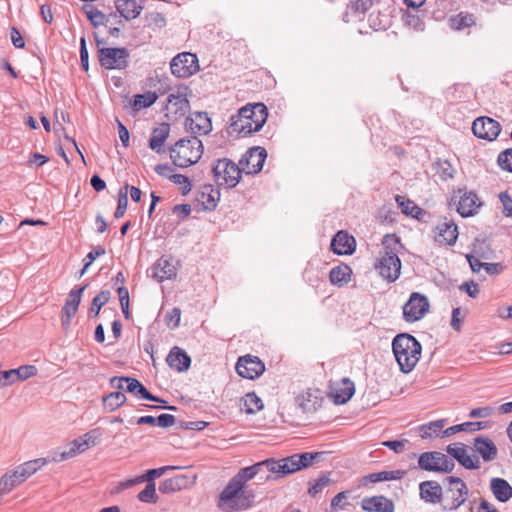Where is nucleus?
<instances>
[{"label": "nucleus", "mask_w": 512, "mask_h": 512, "mask_svg": "<svg viewBox=\"0 0 512 512\" xmlns=\"http://www.w3.org/2000/svg\"><path fill=\"white\" fill-rule=\"evenodd\" d=\"M355 393L354 383L349 378H343L335 387L333 392L334 402L336 404H345Z\"/></svg>", "instance_id": "33"}, {"label": "nucleus", "mask_w": 512, "mask_h": 512, "mask_svg": "<svg viewBox=\"0 0 512 512\" xmlns=\"http://www.w3.org/2000/svg\"><path fill=\"white\" fill-rule=\"evenodd\" d=\"M243 405L247 414H254L263 408L262 400L253 392L245 395Z\"/></svg>", "instance_id": "43"}, {"label": "nucleus", "mask_w": 512, "mask_h": 512, "mask_svg": "<svg viewBox=\"0 0 512 512\" xmlns=\"http://www.w3.org/2000/svg\"><path fill=\"white\" fill-rule=\"evenodd\" d=\"M158 98V95L155 92H146L144 94H137L134 96L133 100V108L135 110H139L142 108H147L152 106Z\"/></svg>", "instance_id": "42"}, {"label": "nucleus", "mask_w": 512, "mask_h": 512, "mask_svg": "<svg viewBox=\"0 0 512 512\" xmlns=\"http://www.w3.org/2000/svg\"><path fill=\"white\" fill-rule=\"evenodd\" d=\"M356 241L346 231H339L331 240V249L337 255H351L355 251Z\"/></svg>", "instance_id": "24"}, {"label": "nucleus", "mask_w": 512, "mask_h": 512, "mask_svg": "<svg viewBox=\"0 0 512 512\" xmlns=\"http://www.w3.org/2000/svg\"><path fill=\"white\" fill-rule=\"evenodd\" d=\"M499 200L503 205V214L506 217L512 216V196L507 192H501L499 194Z\"/></svg>", "instance_id": "59"}, {"label": "nucleus", "mask_w": 512, "mask_h": 512, "mask_svg": "<svg viewBox=\"0 0 512 512\" xmlns=\"http://www.w3.org/2000/svg\"><path fill=\"white\" fill-rule=\"evenodd\" d=\"M185 128L193 136L206 135L212 130V122L206 112H194L186 118Z\"/></svg>", "instance_id": "19"}, {"label": "nucleus", "mask_w": 512, "mask_h": 512, "mask_svg": "<svg viewBox=\"0 0 512 512\" xmlns=\"http://www.w3.org/2000/svg\"><path fill=\"white\" fill-rule=\"evenodd\" d=\"M179 469L177 466H164L156 469H149L147 472L139 476L140 481L154 482V478L161 477L167 470Z\"/></svg>", "instance_id": "51"}, {"label": "nucleus", "mask_w": 512, "mask_h": 512, "mask_svg": "<svg viewBox=\"0 0 512 512\" xmlns=\"http://www.w3.org/2000/svg\"><path fill=\"white\" fill-rule=\"evenodd\" d=\"M446 451L466 469L475 470L480 468L479 460L473 459L467 454L464 444H450L447 446Z\"/></svg>", "instance_id": "25"}, {"label": "nucleus", "mask_w": 512, "mask_h": 512, "mask_svg": "<svg viewBox=\"0 0 512 512\" xmlns=\"http://www.w3.org/2000/svg\"><path fill=\"white\" fill-rule=\"evenodd\" d=\"M392 350L400 371L407 374L411 372L418 363L422 346L414 336L402 333L398 334L393 339Z\"/></svg>", "instance_id": "4"}, {"label": "nucleus", "mask_w": 512, "mask_h": 512, "mask_svg": "<svg viewBox=\"0 0 512 512\" xmlns=\"http://www.w3.org/2000/svg\"><path fill=\"white\" fill-rule=\"evenodd\" d=\"M490 490L499 502L505 503L512 498V486L503 478H492Z\"/></svg>", "instance_id": "31"}, {"label": "nucleus", "mask_w": 512, "mask_h": 512, "mask_svg": "<svg viewBox=\"0 0 512 512\" xmlns=\"http://www.w3.org/2000/svg\"><path fill=\"white\" fill-rule=\"evenodd\" d=\"M106 253V250L103 246H97L93 250H91L86 257L84 258V266L82 270L80 271L79 277H82L87 269L91 266V264L94 262V260Z\"/></svg>", "instance_id": "49"}, {"label": "nucleus", "mask_w": 512, "mask_h": 512, "mask_svg": "<svg viewBox=\"0 0 512 512\" xmlns=\"http://www.w3.org/2000/svg\"><path fill=\"white\" fill-rule=\"evenodd\" d=\"M86 287L87 285H84L81 287H76L70 291L62 308V314H65L68 317H74L76 315L81 302L82 294Z\"/></svg>", "instance_id": "32"}, {"label": "nucleus", "mask_w": 512, "mask_h": 512, "mask_svg": "<svg viewBox=\"0 0 512 512\" xmlns=\"http://www.w3.org/2000/svg\"><path fill=\"white\" fill-rule=\"evenodd\" d=\"M395 200L399 207L401 208L403 214L407 216H410V214H412L411 206L414 205V202L412 200L400 195H396Z\"/></svg>", "instance_id": "63"}, {"label": "nucleus", "mask_w": 512, "mask_h": 512, "mask_svg": "<svg viewBox=\"0 0 512 512\" xmlns=\"http://www.w3.org/2000/svg\"><path fill=\"white\" fill-rule=\"evenodd\" d=\"M80 62L83 70L88 71L89 68V53L86 45L85 36L80 38Z\"/></svg>", "instance_id": "60"}, {"label": "nucleus", "mask_w": 512, "mask_h": 512, "mask_svg": "<svg viewBox=\"0 0 512 512\" xmlns=\"http://www.w3.org/2000/svg\"><path fill=\"white\" fill-rule=\"evenodd\" d=\"M266 158L267 152L263 147H251L240 159V169L246 174H257L262 170Z\"/></svg>", "instance_id": "15"}, {"label": "nucleus", "mask_w": 512, "mask_h": 512, "mask_svg": "<svg viewBox=\"0 0 512 512\" xmlns=\"http://www.w3.org/2000/svg\"><path fill=\"white\" fill-rule=\"evenodd\" d=\"M497 163L501 169L512 172V148H508L499 153Z\"/></svg>", "instance_id": "58"}, {"label": "nucleus", "mask_w": 512, "mask_h": 512, "mask_svg": "<svg viewBox=\"0 0 512 512\" xmlns=\"http://www.w3.org/2000/svg\"><path fill=\"white\" fill-rule=\"evenodd\" d=\"M472 131L477 138L492 141L500 134L501 125L490 117L482 116L474 120Z\"/></svg>", "instance_id": "17"}, {"label": "nucleus", "mask_w": 512, "mask_h": 512, "mask_svg": "<svg viewBox=\"0 0 512 512\" xmlns=\"http://www.w3.org/2000/svg\"><path fill=\"white\" fill-rule=\"evenodd\" d=\"M148 274L157 282H163L176 276V268L168 258L161 257L148 270Z\"/></svg>", "instance_id": "23"}, {"label": "nucleus", "mask_w": 512, "mask_h": 512, "mask_svg": "<svg viewBox=\"0 0 512 512\" xmlns=\"http://www.w3.org/2000/svg\"><path fill=\"white\" fill-rule=\"evenodd\" d=\"M429 310V302L426 296L413 292L403 306V317L413 323L422 319Z\"/></svg>", "instance_id": "14"}, {"label": "nucleus", "mask_w": 512, "mask_h": 512, "mask_svg": "<svg viewBox=\"0 0 512 512\" xmlns=\"http://www.w3.org/2000/svg\"><path fill=\"white\" fill-rule=\"evenodd\" d=\"M127 401L126 395L121 391L111 392L102 398L103 407L107 412H113Z\"/></svg>", "instance_id": "38"}, {"label": "nucleus", "mask_w": 512, "mask_h": 512, "mask_svg": "<svg viewBox=\"0 0 512 512\" xmlns=\"http://www.w3.org/2000/svg\"><path fill=\"white\" fill-rule=\"evenodd\" d=\"M170 133V125L168 123H161L158 127L152 130L151 137L149 139V148L156 153H163V145Z\"/></svg>", "instance_id": "28"}, {"label": "nucleus", "mask_w": 512, "mask_h": 512, "mask_svg": "<svg viewBox=\"0 0 512 512\" xmlns=\"http://www.w3.org/2000/svg\"><path fill=\"white\" fill-rule=\"evenodd\" d=\"M142 2L143 0H117L116 9L126 20H133L140 15L143 9Z\"/></svg>", "instance_id": "29"}, {"label": "nucleus", "mask_w": 512, "mask_h": 512, "mask_svg": "<svg viewBox=\"0 0 512 512\" xmlns=\"http://www.w3.org/2000/svg\"><path fill=\"white\" fill-rule=\"evenodd\" d=\"M110 299V291L102 290L98 295H96L91 302V307L89 309V316H98L102 306H104Z\"/></svg>", "instance_id": "44"}, {"label": "nucleus", "mask_w": 512, "mask_h": 512, "mask_svg": "<svg viewBox=\"0 0 512 512\" xmlns=\"http://www.w3.org/2000/svg\"><path fill=\"white\" fill-rule=\"evenodd\" d=\"M331 480L326 475H321L315 482L309 487L308 493L311 497H315L321 493L323 489L330 484Z\"/></svg>", "instance_id": "56"}, {"label": "nucleus", "mask_w": 512, "mask_h": 512, "mask_svg": "<svg viewBox=\"0 0 512 512\" xmlns=\"http://www.w3.org/2000/svg\"><path fill=\"white\" fill-rule=\"evenodd\" d=\"M373 5V0H349L348 8L355 14H365Z\"/></svg>", "instance_id": "52"}, {"label": "nucleus", "mask_w": 512, "mask_h": 512, "mask_svg": "<svg viewBox=\"0 0 512 512\" xmlns=\"http://www.w3.org/2000/svg\"><path fill=\"white\" fill-rule=\"evenodd\" d=\"M449 23L452 29L459 31L473 26L475 24V19L472 14L461 12L451 17Z\"/></svg>", "instance_id": "40"}, {"label": "nucleus", "mask_w": 512, "mask_h": 512, "mask_svg": "<svg viewBox=\"0 0 512 512\" xmlns=\"http://www.w3.org/2000/svg\"><path fill=\"white\" fill-rule=\"evenodd\" d=\"M264 470L267 471V459L255 463L254 465L241 468L233 477L245 487L248 481Z\"/></svg>", "instance_id": "36"}, {"label": "nucleus", "mask_w": 512, "mask_h": 512, "mask_svg": "<svg viewBox=\"0 0 512 512\" xmlns=\"http://www.w3.org/2000/svg\"><path fill=\"white\" fill-rule=\"evenodd\" d=\"M190 96H192L191 89L186 85H179L176 91L168 96L166 116L172 115L174 119L183 117L190 110Z\"/></svg>", "instance_id": "10"}, {"label": "nucleus", "mask_w": 512, "mask_h": 512, "mask_svg": "<svg viewBox=\"0 0 512 512\" xmlns=\"http://www.w3.org/2000/svg\"><path fill=\"white\" fill-rule=\"evenodd\" d=\"M22 482L23 480L17 477L16 470L12 473H6L0 478V492L8 493Z\"/></svg>", "instance_id": "45"}, {"label": "nucleus", "mask_w": 512, "mask_h": 512, "mask_svg": "<svg viewBox=\"0 0 512 512\" xmlns=\"http://www.w3.org/2000/svg\"><path fill=\"white\" fill-rule=\"evenodd\" d=\"M450 203L456 207V211L462 217L475 215L482 206L478 195L473 191H468L466 188L454 191Z\"/></svg>", "instance_id": "9"}, {"label": "nucleus", "mask_w": 512, "mask_h": 512, "mask_svg": "<svg viewBox=\"0 0 512 512\" xmlns=\"http://www.w3.org/2000/svg\"><path fill=\"white\" fill-rule=\"evenodd\" d=\"M419 495L421 500L429 504H441L443 489L442 486L434 480L423 481L419 484Z\"/></svg>", "instance_id": "21"}, {"label": "nucleus", "mask_w": 512, "mask_h": 512, "mask_svg": "<svg viewBox=\"0 0 512 512\" xmlns=\"http://www.w3.org/2000/svg\"><path fill=\"white\" fill-rule=\"evenodd\" d=\"M418 465L422 470L442 473H449L455 467L452 459L437 451L422 453L418 458Z\"/></svg>", "instance_id": "12"}, {"label": "nucleus", "mask_w": 512, "mask_h": 512, "mask_svg": "<svg viewBox=\"0 0 512 512\" xmlns=\"http://www.w3.org/2000/svg\"><path fill=\"white\" fill-rule=\"evenodd\" d=\"M268 109L263 103L247 104L232 115L228 127L231 136H248L258 132L266 123Z\"/></svg>", "instance_id": "1"}, {"label": "nucleus", "mask_w": 512, "mask_h": 512, "mask_svg": "<svg viewBox=\"0 0 512 512\" xmlns=\"http://www.w3.org/2000/svg\"><path fill=\"white\" fill-rule=\"evenodd\" d=\"M323 455V452H305L297 454V461L301 465V469L307 468L313 464V462L319 459Z\"/></svg>", "instance_id": "55"}, {"label": "nucleus", "mask_w": 512, "mask_h": 512, "mask_svg": "<svg viewBox=\"0 0 512 512\" xmlns=\"http://www.w3.org/2000/svg\"><path fill=\"white\" fill-rule=\"evenodd\" d=\"M16 381H24L37 374V368L34 365H23L17 369H13Z\"/></svg>", "instance_id": "54"}, {"label": "nucleus", "mask_w": 512, "mask_h": 512, "mask_svg": "<svg viewBox=\"0 0 512 512\" xmlns=\"http://www.w3.org/2000/svg\"><path fill=\"white\" fill-rule=\"evenodd\" d=\"M350 496V491H342L336 494L331 500V508L333 510H344L349 503L346 500Z\"/></svg>", "instance_id": "57"}, {"label": "nucleus", "mask_w": 512, "mask_h": 512, "mask_svg": "<svg viewBox=\"0 0 512 512\" xmlns=\"http://www.w3.org/2000/svg\"><path fill=\"white\" fill-rule=\"evenodd\" d=\"M236 372L246 379H255L265 371L264 363L257 357L250 354L241 356L236 363Z\"/></svg>", "instance_id": "16"}, {"label": "nucleus", "mask_w": 512, "mask_h": 512, "mask_svg": "<svg viewBox=\"0 0 512 512\" xmlns=\"http://www.w3.org/2000/svg\"><path fill=\"white\" fill-rule=\"evenodd\" d=\"M16 382L13 369L0 372V387H6Z\"/></svg>", "instance_id": "64"}, {"label": "nucleus", "mask_w": 512, "mask_h": 512, "mask_svg": "<svg viewBox=\"0 0 512 512\" xmlns=\"http://www.w3.org/2000/svg\"><path fill=\"white\" fill-rule=\"evenodd\" d=\"M49 463L47 458H37L19 465L15 470L20 480H27L30 476Z\"/></svg>", "instance_id": "34"}, {"label": "nucleus", "mask_w": 512, "mask_h": 512, "mask_svg": "<svg viewBox=\"0 0 512 512\" xmlns=\"http://www.w3.org/2000/svg\"><path fill=\"white\" fill-rule=\"evenodd\" d=\"M214 181L218 186L234 188L241 179L240 165L228 158L218 159L212 167Z\"/></svg>", "instance_id": "7"}, {"label": "nucleus", "mask_w": 512, "mask_h": 512, "mask_svg": "<svg viewBox=\"0 0 512 512\" xmlns=\"http://www.w3.org/2000/svg\"><path fill=\"white\" fill-rule=\"evenodd\" d=\"M474 448L480 454L485 462L493 461L497 457V447L494 442L483 436H478L474 439Z\"/></svg>", "instance_id": "27"}, {"label": "nucleus", "mask_w": 512, "mask_h": 512, "mask_svg": "<svg viewBox=\"0 0 512 512\" xmlns=\"http://www.w3.org/2000/svg\"><path fill=\"white\" fill-rule=\"evenodd\" d=\"M166 362L170 368L178 372H184L189 369L191 358L183 349L175 346L170 350Z\"/></svg>", "instance_id": "26"}, {"label": "nucleus", "mask_w": 512, "mask_h": 512, "mask_svg": "<svg viewBox=\"0 0 512 512\" xmlns=\"http://www.w3.org/2000/svg\"><path fill=\"white\" fill-rule=\"evenodd\" d=\"M97 58L100 65L107 70H123L129 65L130 52L125 47L99 48Z\"/></svg>", "instance_id": "8"}, {"label": "nucleus", "mask_w": 512, "mask_h": 512, "mask_svg": "<svg viewBox=\"0 0 512 512\" xmlns=\"http://www.w3.org/2000/svg\"><path fill=\"white\" fill-rule=\"evenodd\" d=\"M169 151L173 164L186 168L195 164L201 158L203 144L197 136H191L178 140Z\"/></svg>", "instance_id": "5"}, {"label": "nucleus", "mask_w": 512, "mask_h": 512, "mask_svg": "<svg viewBox=\"0 0 512 512\" xmlns=\"http://www.w3.org/2000/svg\"><path fill=\"white\" fill-rule=\"evenodd\" d=\"M301 470V465L297 461V454L275 460L273 458L267 459V471L275 474V476L267 475L266 481L276 480L280 477L292 474Z\"/></svg>", "instance_id": "13"}, {"label": "nucleus", "mask_w": 512, "mask_h": 512, "mask_svg": "<svg viewBox=\"0 0 512 512\" xmlns=\"http://www.w3.org/2000/svg\"><path fill=\"white\" fill-rule=\"evenodd\" d=\"M255 497L253 489L245 488L232 477L219 495L218 507L226 512L247 510L253 506Z\"/></svg>", "instance_id": "2"}, {"label": "nucleus", "mask_w": 512, "mask_h": 512, "mask_svg": "<svg viewBox=\"0 0 512 512\" xmlns=\"http://www.w3.org/2000/svg\"><path fill=\"white\" fill-rule=\"evenodd\" d=\"M361 508L366 512H394L395 504L391 499L377 495L363 498Z\"/></svg>", "instance_id": "22"}, {"label": "nucleus", "mask_w": 512, "mask_h": 512, "mask_svg": "<svg viewBox=\"0 0 512 512\" xmlns=\"http://www.w3.org/2000/svg\"><path fill=\"white\" fill-rule=\"evenodd\" d=\"M128 189L129 185L125 184L118 192V204L114 212V217L117 219L122 218L126 212L128 206Z\"/></svg>", "instance_id": "46"}, {"label": "nucleus", "mask_w": 512, "mask_h": 512, "mask_svg": "<svg viewBox=\"0 0 512 512\" xmlns=\"http://www.w3.org/2000/svg\"><path fill=\"white\" fill-rule=\"evenodd\" d=\"M137 498L143 503H156L158 501V495L156 493L155 483H147L146 487L138 494Z\"/></svg>", "instance_id": "48"}, {"label": "nucleus", "mask_w": 512, "mask_h": 512, "mask_svg": "<svg viewBox=\"0 0 512 512\" xmlns=\"http://www.w3.org/2000/svg\"><path fill=\"white\" fill-rule=\"evenodd\" d=\"M445 481L448 482L449 486L443 492L441 507L445 512L454 511L466 501L468 487L461 478L456 476H448Z\"/></svg>", "instance_id": "6"}, {"label": "nucleus", "mask_w": 512, "mask_h": 512, "mask_svg": "<svg viewBox=\"0 0 512 512\" xmlns=\"http://www.w3.org/2000/svg\"><path fill=\"white\" fill-rule=\"evenodd\" d=\"M195 480L196 476L193 474L176 475L162 481L159 485V491L163 494H171L192 486L195 483Z\"/></svg>", "instance_id": "20"}, {"label": "nucleus", "mask_w": 512, "mask_h": 512, "mask_svg": "<svg viewBox=\"0 0 512 512\" xmlns=\"http://www.w3.org/2000/svg\"><path fill=\"white\" fill-rule=\"evenodd\" d=\"M445 425V420H437L420 426V436L423 439L431 438L434 434L439 435L440 431Z\"/></svg>", "instance_id": "47"}, {"label": "nucleus", "mask_w": 512, "mask_h": 512, "mask_svg": "<svg viewBox=\"0 0 512 512\" xmlns=\"http://www.w3.org/2000/svg\"><path fill=\"white\" fill-rule=\"evenodd\" d=\"M125 391L131 393L136 398H142L153 402L165 403L163 399L150 393L138 379L133 377H129V379L127 380Z\"/></svg>", "instance_id": "30"}, {"label": "nucleus", "mask_w": 512, "mask_h": 512, "mask_svg": "<svg viewBox=\"0 0 512 512\" xmlns=\"http://www.w3.org/2000/svg\"><path fill=\"white\" fill-rule=\"evenodd\" d=\"M408 443L407 439L404 440H387L382 442V445L394 451L397 454H400L404 451L405 444Z\"/></svg>", "instance_id": "62"}, {"label": "nucleus", "mask_w": 512, "mask_h": 512, "mask_svg": "<svg viewBox=\"0 0 512 512\" xmlns=\"http://www.w3.org/2000/svg\"><path fill=\"white\" fill-rule=\"evenodd\" d=\"M295 402L303 412H311L316 409L317 397L312 391L308 390L298 395L295 398Z\"/></svg>", "instance_id": "39"}, {"label": "nucleus", "mask_w": 512, "mask_h": 512, "mask_svg": "<svg viewBox=\"0 0 512 512\" xmlns=\"http://www.w3.org/2000/svg\"><path fill=\"white\" fill-rule=\"evenodd\" d=\"M171 180L178 185H182V194H187L191 190V184L189 178L182 174H174L171 176Z\"/></svg>", "instance_id": "61"}, {"label": "nucleus", "mask_w": 512, "mask_h": 512, "mask_svg": "<svg viewBox=\"0 0 512 512\" xmlns=\"http://www.w3.org/2000/svg\"><path fill=\"white\" fill-rule=\"evenodd\" d=\"M399 240L392 235H385L382 241L383 251L379 252L374 268L389 283L395 282L401 274V260L397 255L396 246Z\"/></svg>", "instance_id": "3"}, {"label": "nucleus", "mask_w": 512, "mask_h": 512, "mask_svg": "<svg viewBox=\"0 0 512 512\" xmlns=\"http://www.w3.org/2000/svg\"><path fill=\"white\" fill-rule=\"evenodd\" d=\"M351 275L352 269L346 264H340L331 269L329 279L333 285L342 287L351 280Z\"/></svg>", "instance_id": "37"}, {"label": "nucleus", "mask_w": 512, "mask_h": 512, "mask_svg": "<svg viewBox=\"0 0 512 512\" xmlns=\"http://www.w3.org/2000/svg\"><path fill=\"white\" fill-rule=\"evenodd\" d=\"M90 446L89 442H80V440L75 439L71 444L68 450H65L60 453L59 458H54V461L59 462L69 458L75 457L78 453L84 452Z\"/></svg>", "instance_id": "41"}, {"label": "nucleus", "mask_w": 512, "mask_h": 512, "mask_svg": "<svg viewBox=\"0 0 512 512\" xmlns=\"http://www.w3.org/2000/svg\"><path fill=\"white\" fill-rule=\"evenodd\" d=\"M220 200V191L215 189L213 185L207 184L202 187V190L198 196L200 201L206 210H214Z\"/></svg>", "instance_id": "35"}, {"label": "nucleus", "mask_w": 512, "mask_h": 512, "mask_svg": "<svg viewBox=\"0 0 512 512\" xmlns=\"http://www.w3.org/2000/svg\"><path fill=\"white\" fill-rule=\"evenodd\" d=\"M303 278L309 285L317 286L321 280L320 271L309 263L303 272Z\"/></svg>", "instance_id": "50"}, {"label": "nucleus", "mask_w": 512, "mask_h": 512, "mask_svg": "<svg viewBox=\"0 0 512 512\" xmlns=\"http://www.w3.org/2000/svg\"><path fill=\"white\" fill-rule=\"evenodd\" d=\"M436 173L442 180H448V179L453 178L455 169L447 160L438 161Z\"/></svg>", "instance_id": "53"}, {"label": "nucleus", "mask_w": 512, "mask_h": 512, "mask_svg": "<svg viewBox=\"0 0 512 512\" xmlns=\"http://www.w3.org/2000/svg\"><path fill=\"white\" fill-rule=\"evenodd\" d=\"M458 227L452 219L444 218L435 228L434 240L436 243L452 246L458 238Z\"/></svg>", "instance_id": "18"}, {"label": "nucleus", "mask_w": 512, "mask_h": 512, "mask_svg": "<svg viewBox=\"0 0 512 512\" xmlns=\"http://www.w3.org/2000/svg\"><path fill=\"white\" fill-rule=\"evenodd\" d=\"M200 69L198 57L190 52H182L172 58L171 73L177 78H189Z\"/></svg>", "instance_id": "11"}]
</instances>
